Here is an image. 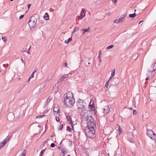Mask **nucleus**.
<instances>
[{
  "instance_id": "1a4fd4ad",
  "label": "nucleus",
  "mask_w": 156,
  "mask_h": 156,
  "mask_svg": "<svg viewBox=\"0 0 156 156\" xmlns=\"http://www.w3.org/2000/svg\"><path fill=\"white\" fill-rule=\"evenodd\" d=\"M90 103L91 102H90L89 105V108L91 109L90 111L92 112V114L94 113V114H95V108L94 103H93L91 105L90 104Z\"/></svg>"
},
{
  "instance_id": "6e6552de",
  "label": "nucleus",
  "mask_w": 156,
  "mask_h": 156,
  "mask_svg": "<svg viewBox=\"0 0 156 156\" xmlns=\"http://www.w3.org/2000/svg\"><path fill=\"white\" fill-rule=\"evenodd\" d=\"M126 15H121L120 17L118 19L114 21V22L116 23H119L120 22H122L125 20V17H126Z\"/></svg>"
},
{
  "instance_id": "0eeeda50",
  "label": "nucleus",
  "mask_w": 156,
  "mask_h": 156,
  "mask_svg": "<svg viewBox=\"0 0 156 156\" xmlns=\"http://www.w3.org/2000/svg\"><path fill=\"white\" fill-rule=\"evenodd\" d=\"M147 135L150 137L152 140H155V138L156 137V135L153 132L152 130L149 129L147 130Z\"/></svg>"
},
{
  "instance_id": "c03bdc74",
  "label": "nucleus",
  "mask_w": 156,
  "mask_h": 156,
  "mask_svg": "<svg viewBox=\"0 0 156 156\" xmlns=\"http://www.w3.org/2000/svg\"><path fill=\"white\" fill-rule=\"evenodd\" d=\"M83 17L82 16H78V19L80 20H81L83 18Z\"/></svg>"
},
{
  "instance_id": "338daca9",
  "label": "nucleus",
  "mask_w": 156,
  "mask_h": 156,
  "mask_svg": "<svg viewBox=\"0 0 156 156\" xmlns=\"http://www.w3.org/2000/svg\"><path fill=\"white\" fill-rule=\"evenodd\" d=\"M129 109H130V110H133V108H132L131 107H130L129 108Z\"/></svg>"
},
{
  "instance_id": "423d86ee",
  "label": "nucleus",
  "mask_w": 156,
  "mask_h": 156,
  "mask_svg": "<svg viewBox=\"0 0 156 156\" xmlns=\"http://www.w3.org/2000/svg\"><path fill=\"white\" fill-rule=\"evenodd\" d=\"M85 132L87 137L91 138L95 134V130L87 128L85 130Z\"/></svg>"
},
{
  "instance_id": "473e14b6",
  "label": "nucleus",
  "mask_w": 156,
  "mask_h": 156,
  "mask_svg": "<svg viewBox=\"0 0 156 156\" xmlns=\"http://www.w3.org/2000/svg\"><path fill=\"white\" fill-rule=\"evenodd\" d=\"M45 151V149H43L40 152L39 156H42Z\"/></svg>"
},
{
  "instance_id": "a18cd8bd",
  "label": "nucleus",
  "mask_w": 156,
  "mask_h": 156,
  "mask_svg": "<svg viewBox=\"0 0 156 156\" xmlns=\"http://www.w3.org/2000/svg\"><path fill=\"white\" fill-rule=\"evenodd\" d=\"M112 1L115 4H116L117 2V0H112Z\"/></svg>"
},
{
  "instance_id": "2f4dec72",
  "label": "nucleus",
  "mask_w": 156,
  "mask_h": 156,
  "mask_svg": "<svg viewBox=\"0 0 156 156\" xmlns=\"http://www.w3.org/2000/svg\"><path fill=\"white\" fill-rule=\"evenodd\" d=\"M68 74H65L64 76H62L61 77L63 78V79L64 80V79H65L67 77H68Z\"/></svg>"
},
{
  "instance_id": "f704fd0d",
  "label": "nucleus",
  "mask_w": 156,
  "mask_h": 156,
  "mask_svg": "<svg viewBox=\"0 0 156 156\" xmlns=\"http://www.w3.org/2000/svg\"><path fill=\"white\" fill-rule=\"evenodd\" d=\"M72 129L70 128L69 126H67V130L69 131V132H71Z\"/></svg>"
},
{
  "instance_id": "b1692460",
  "label": "nucleus",
  "mask_w": 156,
  "mask_h": 156,
  "mask_svg": "<svg viewBox=\"0 0 156 156\" xmlns=\"http://www.w3.org/2000/svg\"><path fill=\"white\" fill-rule=\"evenodd\" d=\"M115 129L117 130H119L120 132H121V129L120 126L118 125L115 128Z\"/></svg>"
},
{
  "instance_id": "774afa93",
  "label": "nucleus",
  "mask_w": 156,
  "mask_h": 156,
  "mask_svg": "<svg viewBox=\"0 0 156 156\" xmlns=\"http://www.w3.org/2000/svg\"><path fill=\"white\" fill-rule=\"evenodd\" d=\"M90 62H89L88 63V65H90Z\"/></svg>"
},
{
  "instance_id": "69168bd1",
  "label": "nucleus",
  "mask_w": 156,
  "mask_h": 156,
  "mask_svg": "<svg viewBox=\"0 0 156 156\" xmlns=\"http://www.w3.org/2000/svg\"><path fill=\"white\" fill-rule=\"evenodd\" d=\"M62 140L61 141V142L60 143V145H61V144H62Z\"/></svg>"
},
{
  "instance_id": "864d4df0",
  "label": "nucleus",
  "mask_w": 156,
  "mask_h": 156,
  "mask_svg": "<svg viewBox=\"0 0 156 156\" xmlns=\"http://www.w3.org/2000/svg\"><path fill=\"white\" fill-rule=\"evenodd\" d=\"M31 5L30 4H28L27 5V7L28 9H29L30 7L31 6Z\"/></svg>"
},
{
  "instance_id": "e433bc0d",
  "label": "nucleus",
  "mask_w": 156,
  "mask_h": 156,
  "mask_svg": "<svg viewBox=\"0 0 156 156\" xmlns=\"http://www.w3.org/2000/svg\"><path fill=\"white\" fill-rule=\"evenodd\" d=\"M2 40L4 42H5L7 41L6 38L5 37H2Z\"/></svg>"
},
{
  "instance_id": "ea45409f",
  "label": "nucleus",
  "mask_w": 156,
  "mask_h": 156,
  "mask_svg": "<svg viewBox=\"0 0 156 156\" xmlns=\"http://www.w3.org/2000/svg\"><path fill=\"white\" fill-rule=\"evenodd\" d=\"M137 113V112L136 110H134L133 112V115H136Z\"/></svg>"
},
{
  "instance_id": "4d7b16f0",
  "label": "nucleus",
  "mask_w": 156,
  "mask_h": 156,
  "mask_svg": "<svg viewBox=\"0 0 156 156\" xmlns=\"http://www.w3.org/2000/svg\"><path fill=\"white\" fill-rule=\"evenodd\" d=\"M37 71V70L36 69H35L34 71L33 72V73H35Z\"/></svg>"
},
{
  "instance_id": "393cba45",
  "label": "nucleus",
  "mask_w": 156,
  "mask_h": 156,
  "mask_svg": "<svg viewBox=\"0 0 156 156\" xmlns=\"http://www.w3.org/2000/svg\"><path fill=\"white\" fill-rule=\"evenodd\" d=\"M115 69H114L112 70V73L111 74L112 77H113L115 75Z\"/></svg>"
},
{
  "instance_id": "bf43d9fd",
  "label": "nucleus",
  "mask_w": 156,
  "mask_h": 156,
  "mask_svg": "<svg viewBox=\"0 0 156 156\" xmlns=\"http://www.w3.org/2000/svg\"><path fill=\"white\" fill-rule=\"evenodd\" d=\"M101 55H99L98 56V58H99V59H101Z\"/></svg>"
},
{
  "instance_id": "bb28decb",
  "label": "nucleus",
  "mask_w": 156,
  "mask_h": 156,
  "mask_svg": "<svg viewBox=\"0 0 156 156\" xmlns=\"http://www.w3.org/2000/svg\"><path fill=\"white\" fill-rule=\"evenodd\" d=\"M59 111V109L58 108L54 107L53 108V111L54 112H57Z\"/></svg>"
},
{
  "instance_id": "7c9ffc66",
  "label": "nucleus",
  "mask_w": 156,
  "mask_h": 156,
  "mask_svg": "<svg viewBox=\"0 0 156 156\" xmlns=\"http://www.w3.org/2000/svg\"><path fill=\"white\" fill-rule=\"evenodd\" d=\"M63 80V78L62 77H61V78L59 79V81H58L57 82V84H58L57 85V86H58L59 85V83L60 82H61L62 81V80Z\"/></svg>"
},
{
  "instance_id": "13d9d810",
  "label": "nucleus",
  "mask_w": 156,
  "mask_h": 156,
  "mask_svg": "<svg viewBox=\"0 0 156 156\" xmlns=\"http://www.w3.org/2000/svg\"><path fill=\"white\" fill-rule=\"evenodd\" d=\"M67 63H64V66L65 67H67Z\"/></svg>"
},
{
  "instance_id": "9b49d317",
  "label": "nucleus",
  "mask_w": 156,
  "mask_h": 156,
  "mask_svg": "<svg viewBox=\"0 0 156 156\" xmlns=\"http://www.w3.org/2000/svg\"><path fill=\"white\" fill-rule=\"evenodd\" d=\"M104 113H105V115L107 114L109 112L110 108L108 106H105L104 108Z\"/></svg>"
},
{
  "instance_id": "603ef678",
  "label": "nucleus",
  "mask_w": 156,
  "mask_h": 156,
  "mask_svg": "<svg viewBox=\"0 0 156 156\" xmlns=\"http://www.w3.org/2000/svg\"><path fill=\"white\" fill-rule=\"evenodd\" d=\"M21 60L22 61V62L24 64V66H25V63L24 62V61L22 59V58H21Z\"/></svg>"
},
{
  "instance_id": "412c9836",
  "label": "nucleus",
  "mask_w": 156,
  "mask_h": 156,
  "mask_svg": "<svg viewBox=\"0 0 156 156\" xmlns=\"http://www.w3.org/2000/svg\"><path fill=\"white\" fill-rule=\"evenodd\" d=\"M79 29V28L77 26H76L74 28L73 31L72 32V34L75 33L76 31Z\"/></svg>"
},
{
  "instance_id": "58836bf2",
  "label": "nucleus",
  "mask_w": 156,
  "mask_h": 156,
  "mask_svg": "<svg viewBox=\"0 0 156 156\" xmlns=\"http://www.w3.org/2000/svg\"><path fill=\"white\" fill-rule=\"evenodd\" d=\"M34 73H32V74H31V75L29 77V80H30V79H31V78H32L34 77Z\"/></svg>"
},
{
  "instance_id": "cd10ccee",
  "label": "nucleus",
  "mask_w": 156,
  "mask_h": 156,
  "mask_svg": "<svg viewBox=\"0 0 156 156\" xmlns=\"http://www.w3.org/2000/svg\"><path fill=\"white\" fill-rule=\"evenodd\" d=\"M51 99V97L50 96H49L48 98H47L45 102H46L47 103L48 102H49L50 101Z\"/></svg>"
},
{
  "instance_id": "a211bd4d",
  "label": "nucleus",
  "mask_w": 156,
  "mask_h": 156,
  "mask_svg": "<svg viewBox=\"0 0 156 156\" xmlns=\"http://www.w3.org/2000/svg\"><path fill=\"white\" fill-rule=\"evenodd\" d=\"M90 27H89L87 29H82V31H83V34H84L85 33H86V32H87L89 31V29H90Z\"/></svg>"
},
{
  "instance_id": "7ed1b4c3",
  "label": "nucleus",
  "mask_w": 156,
  "mask_h": 156,
  "mask_svg": "<svg viewBox=\"0 0 156 156\" xmlns=\"http://www.w3.org/2000/svg\"><path fill=\"white\" fill-rule=\"evenodd\" d=\"M90 117L91 118V119H90L89 121H87V122H85V123H87V128L95 130L96 129V124L94 122L95 120L92 118V116H90Z\"/></svg>"
},
{
  "instance_id": "f3484780",
  "label": "nucleus",
  "mask_w": 156,
  "mask_h": 156,
  "mask_svg": "<svg viewBox=\"0 0 156 156\" xmlns=\"http://www.w3.org/2000/svg\"><path fill=\"white\" fill-rule=\"evenodd\" d=\"M44 18L46 20H48L49 19L48 14L46 13L44 16Z\"/></svg>"
},
{
  "instance_id": "e2e57ef3",
  "label": "nucleus",
  "mask_w": 156,
  "mask_h": 156,
  "mask_svg": "<svg viewBox=\"0 0 156 156\" xmlns=\"http://www.w3.org/2000/svg\"><path fill=\"white\" fill-rule=\"evenodd\" d=\"M30 48H31V46L30 45V47H29V48L28 49V51H29L30 50Z\"/></svg>"
},
{
  "instance_id": "ddd939ff",
  "label": "nucleus",
  "mask_w": 156,
  "mask_h": 156,
  "mask_svg": "<svg viewBox=\"0 0 156 156\" xmlns=\"http://www.w3.org/2000/svg\"><path fill=\"white\" fill-rule=\"evenodd\" d=\"M128 139L129 140V141L130 142H133V136L132 134H131L130 135H129L128 136Z\"/></svg>"
},
{
  "instance_id": "2eb2a0df",
  "label": "nucleus",
  "mask_w": 156,
  "mask_h": 156,
  "mask_svg": "<svg viewBox=\"0 0 156 156\" xmlns=\"http://www.w3.org/2000/svg\"><path fill=\"white\" fill-rule=\"evenodd\" d=\"M11 137L10 136H8L3 141L5 143V144H6L9 141Z\"/></svg>"
},
{
  "instance_id": "79ce46f5",
  "label": "nucleus",
  "mask_w": 156,
  "mask_h": 156,
  "mask_svg": "<svg viewBox=\"0 0 156 156\" xmlns=\"http://www.w3.org/2000/svg\"><path fill=\"white\" fill-rule=\"evenodd\" d=\"M55 120H56V121H57V122H59V118L57 116H56L55 117Z\"/></svg>"
},
{
  "instance_id": "4468645a",
  "label": "nucleus",
  "mask_w": 156,
  "mask_h": 156,
  "mask_svg": "<svg viewBox=\"0 0 156 156\" xmlns=\"http://www.w3.org/2000/svg\"><path fill=\"white\" fill-rule=\"evenodd\" d=\"M61 152L62 153V156H65V154L67 153L68 152L65 149L62 148L61 150Z\"/></svg>"
},
{
  "instance_id": "39448f33",
  "label": "nucleus",
  "mask_w": 156,
  "mask_h": 156,
  "mask_svg": "<svg viewBox=\"0 0 156 156\" xmlns=\"http://www.w3.org/2000/svg\"><path fill=\"white\" fill-rule=\"evenodd\" d=\"M37 21V20L34 16H31L28 23V25L31 28L34 27L36 25Z\"/></svg>"
},
{
  "instance_id": "4c0bfd02",
  "label": "nucleus",
  "mask_w": 156,
  "mask_h": 156,
  "mask_svg": "<svg viewBox=\"0 0 156 156\" xmlns=\"http://www.w3.org/2000/svg\"><path fill=\"white\" fill-rule=\"evenodd\" d=\"M81 13L82 14L83 13L84 15L85 14L86 11L84 9H82V10L81 11Z\"/></svg>"
},
{
  "instance_id": "6ab92c4d",
  "label": "nucleus",
  "mask_w": 156,
  "mask_h": 156,
  "mask_svg": "<svg viewBox=\"0 0 156 156\" xmlns=\"http://www.w3.org/2000/svg\"><path fill=\"white\" fill-rule=\"evenodd\" d=\"M19 152H20V154H23V155L25 156L26 153V151L25 150H23V151L21 150L20 151H19Z\"/></svg>"
},
{
  "instance_id": "8fccbe9b",
  "label": "nucleus",
  "mask_w": 156,
  "mask_h": 156,
  "mask_svg": "<svg viewBox=\"0 0 156 156\" xmlns=\"http://www.w3.org/2000/svg\"><path fill=\"white\" fill-rule=\"evenodd\" d=\"M151 79L150 78V77L149 76H148L146 78V80H147L149 79Z\"/></svg>"
},
{
  "instance_id": "052dcab7",
  "label": "nucleus",
  "mask_w": 156,
  "mask_h": 156,
  "mask_svg": "<svg viewBox=\"0 0 156 156\" xmlns=\"http://www.w3.org/2000/svg\"><path fill=\"white\" fill-rule=\"evenodd\" d=\"M27 52L28 54H30V53L29 52V51H27Z\"/></svg>"
},
{
  "instance_id": "0e129e2a",
  "label": "nucleus",
  "mask_w": 156,
  "mask_h": 156,
  "mask_svg": "<svg viewBox=\"0 0 156 156\" xmlns=\"http://www.w3.org/2000/svg\"><path fill=\"white\" fill-rule=\"evenodd\" d=\"M101 62V59H99V62Z\"/></svg>"
},
{
  "instance_id": "6e6d98bb",
  "label": "nucleus",
  "mask_w": 156,
  "mask_h": 156,
  "mask_svg": "<svg viewBox=\"0 0 156 156\" xmlns=\"http://www.w3.org/2000/svg\"><path fill=\"white\" fill-rule=\"evenodd\" d=\"M49 76H50L49 75L48 76V80H51V77H50Z\"/></svg>"
},
{
  "instance_id": "5701e85b",
  "label": "nucleus",
  "mask_w": 156,
  "mask_h": 156,
  "mask_svg": "<svg viewBox=\"0 0 156 156\" xmlns=\"http://www.w3.org/2000/svg\"><path fill=\"white\" fill-rule=\"evenodd\" d=\"M113 80L115 82V83L114 84V85H117L119 83L118 79L117 78H115Z\"/></svg>"
},
{
  "instance_id": "20e7f679",
  "label": "nucleus",
  "mask_w": 156,
  "mask_h": 156,
  "mask_svg": "<svg viewBox=\"0 0 156 156\" xmlns=\"http://www.w3.org/2000/svg\"><path fill=\"white\" fill-rule=\"evenodd\" d=\"M86 105V103L83 100H80V101H78L77 104L78 111L85 109Z\"/></svg>"
},
{
  "instance_id": "f8f14e48",
  "label": "nucleus",
  "mask_w": 156,
  "mask_h": 156,
  "mask_svg": "<svg viewBox=\"0 0 156 156\" xmlns=\"http://www.w3.org/2000/svg\"><path fill=\"white\" fill-rule=\"evenodd\" d=\"M155 74V73L154 71H152L151 72L149 71V69H148V73H147V75L149 76L151 79H152V77Z\"/></svg>"
},
{
  "instance_id": "49530a36",
  "label": "nucleus",
  "mask_w": 156,
  "mask_h": 156,
  "mask_svg": "<svg viewBox=\"0 0 156 156\" xmlns=\"http://www.w3.org/2000/svg\"><path fill=\"white\" fill-rule=\"evenodd\" d=\"M43 87H41L40 88V89H39V91L41 89V90H42V89L44 88V87L45 86V84H43Z\"/></svg>"
},
{
  "instance_id": "5fc2aeb1",
  "label": "nucleus",
  "mask_w": 156,
  "mask_h": 156,
  "mask_svg": "<svg viewBox=\"0 0 156 156\" xmlns=\"http://www.w3.org/2000/svg\"><path fill=\"white\" fill-rule=\"evenodd\" d=\"M113 77H112V76H110V78H109V80H109V81H110V80H111V79H112V78Z\"/></svg>"
},
{
  "instance_id": "c756f323",
  "label": "nucleus",
  "mask_w": 156,
  "mask_h": 156,
  "mask_svg": "<svg viewBox=\"0 0 156 156\" xmlns=\"http://www.w3.org/2000/svg\"><path fill=\"white\" fill-rule=\"evenodd\" d=\"M63 124H60L58 127V129L62 130V128H63Z\"/></svg>"
},
{
  "instance_id": "72a5a7b5",
  "label": "nucleus",
  "mask_w": 156,
  "mask_h": 156,
  "mask_svg": "<svg viewBox=\"0 0 156 156\" xmlns=\"http://www.w3.org/2000/svg\"><path fill=\"white\" fill-rule=\"evenodd\" d=\"M45 115H43L40 116H37L36 117L37 119H40L41 118H42L43 117L45 116Z\"/></svg>"
},
{
  "instance_id": "c9c22d12",
  "label": "nucleus",
  "mask_w": 156,
  "mask_h": 156,
  "mask_svg": "<svg viewBox=\"0 0 156 156\" xmlns=\"http://www.w3.org/2000/svg\"><path fill=\"white\" fill-rule=\"evenodd\" d=\"M109 82V81L108 80L105 84V87H106L107 88L108 87V86Z\"/></svg>"
},
{
  "instance_id": "3c124183",
  "label": "nucleus",
  "mask_w": 156,
  "mask_h": 156,
  "mask_svg": "<svg viewBox=\"0 0 156 156\" xmlns=\"http://www.w3.org/2000/svg\"><path fill=\"white\" fill-rule=\"evenodd\" d=\"M102 54V51H100L99 53V55H101Z\"/></svg>"
},
{
  "instance_id": "9d476101",
  "label": "nucleus",
  "mask_w": 156,
  "mask_h": 156,
  "mask_svg": "<svg viewBox=\"0 0 156 156\" xmlns=\"http://www.w3.org/2000/svg\"><path fill=\"white\" fill-rule=\"evenodd\" d=\"M150 71H154L156 70V62L153 64L151 66L150 68H149Z\"/></svg>"
},
{
  "instance_id": "aec40b11",
  "label": "nucleus",
  "mask_w": 156,
  "mask_h": 156,
  "mask_svg": "<svg viewBox=\"0 0 156 156\" xmlns=\"http://www.w3.org/2000/svg\"><path fill=\"white\" fill-rule=\"evenodd\" d=\"M72 40V37L69 38L68 40H66L65 41V42L66 44L69 43Z\"/></svg>"
},
{
  "instance_id": "c85d7f7f",
  "label": "nucleus",
  "mask_w": 156,
  "mask_h": 156,
  "mask_svg": "<svg viewBox=\"0 0 156 156\" xmlns=\"http://www.w3.org/2000/svg\"><path fill=\"white\" fill-rule=\"evenodd\" d=\"M113 47H114V45L113 44H112L111 45H110L108 46L107 47L106 49H109L112 48Z\"/></svg>"
},
{
  "instance_id": "a19ab883",
  "label": "nucleus",
  "mask_w": 156,
  "mask_h": 156,
  "mask_svg": "<svg viewBox=\"0 0 156 156\" xmlns=\"http://www.w3.org/2000/svg\"><path fill=\"white\" fill-rule=\"evenodd\" d=\"M55 146V144L54 143H52L50 145L51 147H54Z\"/></svg>"
},
{
  "instance_id": "4be33fe9",
  "label": "nucleus",
  "mask_w": 156,
  "mask_h": 156,
  "mask_svg": "<svg viewBox=\"0 0 156 156\" xmlns=\"http://www.w3.org/2000/svg\"><path fill=\"white\" fill-rule=\"evenodd\" d=\"M136 14L135 12L134 13H133V14H130L129 15V17L130 18H133L135 17L136 16Z\"/></svg>"
},
{
  "instance_id": "f257e3e1",
  "label": "nucleus",
  "mask_w": 156,
  "mask_h": 156,
  "mask_svg": "<svg viewBox=\"0 0 156 156\" xmlns=\"http://www.w3.org/2000/svg\"><path fill=\"white\" fill-rule=\"evenodd\" d=\"M64 98L63 102L64 104L69 107H72L74 105L75 100L72 92H69L64 94Z\"/></svg>"
},
{
  "instance_id": "f03ea898",
  "label": "nucleus",
  "mask_w": 156,
  "mask_h": 156,
  "mask_svg": "<svg viewBox=\"0 0 156 156\" xmlns=\"http://www.w3.org/2000/svg\"><path fill=\"white\" fill-rule=\"evenodd\" d=\"M83 109L79 110L78 111V112L80 114L81 119V122L85 123V122H87V121L88 120V111L86 109Z\"/></svg>"
},
{
  "instance_id": "de8ad7c7",
  "label": "nucleus",
  "mask_w": 156,
  "mask_h": 156,
  "mask_svg": "<svg viewBox=\"0 0 156 156\" xmlns=\"http://www.w3.org/2000/svg\"><path fill=\"white\" fill-rule=\"evenodd\" d=\"M20 90H17V93H19V92H20V91H21V90L23 89V88H21V87H20Z\"/></svg>"
},
{
  "instance_id": "37998d69",
  "label": "nucleus",
  "mask_w": 156,
  "mask_h": 156,
  "mask_svg": "<svg viewBox=\"0 0 156 156\" xmlns=\"http://www.w3.org/2000/svg\"><path fill=\"white\" fill-rule=\"evenodd\" d=\"M24 16V15H21L20 17H19V19L20 20H21V19H22Z\"/></svg>"
},
{
  "instance_id": "680f3d73",
  "label": "nucleus",
  "mask_w": 156,
  "mask_h": 156,
  "mask_svg": "<svg viewBox=\"0 0 156 156\" xmlns=\"http://www.w3.org/2000/svg\"><path fill=\"white\" fill-rule=\"evenodd\" d=\"M143 21V20H142L141 21H140L139 23V24H140L141 23V22H142Z\"/></svg>"
},
{
  "instance_id": "a878e982",
  "label": "nucleus",
  "mask_w": 156,
  "mask_h": 156,
  "mask_svg": "<svg viewBox=\"0 0 156 156\" xmlns=\"http://www.w3.org/2000/svg\"><path fill=\"white\" fill-rule=\"evenodd\" d=\"M152 86L156 87V80L154 81L152 83Z\"/></svg>"
},
{
  "instance_id": "dca6fc26",
  "label": "nucleus",
  "mask_w": 156,
  "mask_h": 156,
  "mask_svg": "<svg viewBox=\"0 0 156 156\" xmlns=\"http://www.w3.org/2000/svg\"><path fill=\"white\" fill-rule=\"evenodd\" d=\"M66 118L67 120L69 122V123H71V124L72 123V121L70 116L67 115L66 116Z\"/></svg>"
},
{
  "instance_id": "09e8293b",
  "label": "nucleus",
  "mask_w": 156,
  "mask_h": 156,
  "mask_svg": "<svg viewBox=\"0 0 156 156\" xmlns=\"http://www.w3.org/2000/svg\"><path fill=\"white\" fill-rule=\"evenodd\" d=\"M8 66H9V65H8V64H3V66H4V67H5L6 66V67H8Z\"/></svg>"
}]
</instances>
